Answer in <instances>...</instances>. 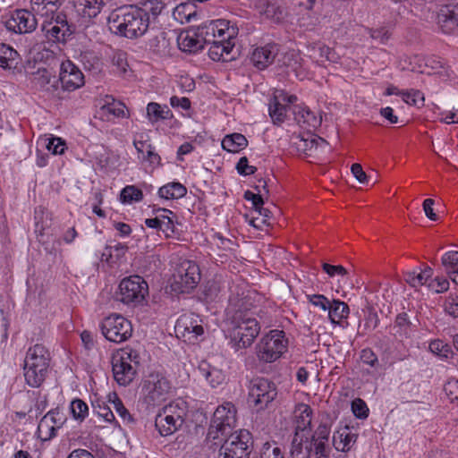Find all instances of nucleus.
<instances>
[{
	"label": "nucleus",
	"mask_w": 458,
	"mask_h": 458,
	"mask_svg": "<svg viewBox=\"0 0 458 458\" xmlns=\"http://www.w3.org/2000/svg\"><path fill=\"white\" fill-rule=\"evenodd\" d=\"M308 301L314 306L320 308L322 310H328L331 301L322 294H308Z\"/></svg>",
	"instance_id": "052dcab7"
},
{
	"label": "nucleus",
	"mask_w": 458,
	"mask_h": 458,
	"mask_svg": "<svg viewBox=\"0 0 458 458\" xmlns=\"http://www.w3.org/2000/svg\"><path fill=\"white\" fill-rule=\"evenodd\" d=\"M176 330L189 342L194 343L204 334L201 325L191 316H182L176 324Z\"/></svg>",
	"instance_id": "6ab92c4d"
},
{
	"label": "nucleus",
	"mask_w": 458,
	"mask_h": 458,
	"mask_svg": "<svg viewBox=\"0 0 458 458\" xmlns=\"http://www.w3.org/2000/svg\"><path fill=\"white\" fill-rule=\"evenodd\" d=\"M437 24L444 33L458 36V4L442 5L437 11Z\"/></svg>",
	"instance_id": "f3484780"
},
{
	"label": "nucleus",
	"mask_w": 458,
	"mask_h": 458,
	"mask_svg": "<svg viewBox=\"0 0 458 458\" xmlns=\"http://www.w3.org/2000/svg\"><path fill=\"white\" fill-rule=\"evenodd\" d=\"M327 311L328 318L333 324H340L343 319L348 318L350 313L348 305L340 300H333Z\"/></svg>",
	"instance_id": "c85d7f7f"
},
{
	"label": "nucleus",
	"mask_w": 458,
	"mask_h": 458,
	"mask_svg": "<svg viewBox=\"0 0 458 458\" xmlns=\"http://www.w3.org/2000/svg\"><path fill=\"white\" fill-rule=\"evenodd\" d=\"M284 64L289 69L288 72H294L296 77L301 75L300 72L301 68V57L300 54L294 51L286 53L284 57Z\"/></svg>",
	"instance_id": "79ce46f5"
},
{
	"label": "nucleus",
	"mask_w": 458,
	"mask_h": 458,
	"mask_svg": "<svg viewBox=\"0 0 458 458\" xmlns=\"http://www.w3.org/2000/svg\"><path fill=\"white\" fill-rule=\"evenodd\" d=\"M236 426V409L232 403H225L219 405L211 419L208 429L206 444L214 441L215 445L222 443L224 438L228 437Z\"/></svg>",
	"instance_id": "39448f33"
},
{
	"label": "nucleus",
	"mask_w": 458,
	"mask_h": 458,
	"mask_svg": "<svg viewBox=\"0 0 458 458\" xmlns=\"http://www.w3.org/2000/svg\"><path fill=\"white\" fill-rule=\"evenodd\" d=\"M236 169L238 173L242 175H250L253 174L256 172V167L249 165L248 158L246 157H242L237 163Z\"/></svg>",
	"instance_id": "69168bd1"
},
{
	"label": "nucleus",
	"mask_w": 458,
	"mask_h": 458,
	"mask_svg": "<svg viewBox=\"0 0 458 458\" xmlns=\"http://www.w3.org/2000/svg\"><path fill=\"white\" fill-rule=\"evenodd\" d=\"M293 112L297 123L309 131L316 130L321 124V116L307 106H295Z\"/></svg>",
	"instance_id": "aec40b11"
},
{
	"label": "nucleus",
	"mask_w": 458,
	"mask_h": 458,
	"mask_svg": "<svg viewBox=\"0 0 458 458\" xmlns=\"http://www.w3.org/2000/svg\"><path fill=\"white\" fill-rule=\"evenodd\" d=\"M56 428L51 422L49 416H44L38 426V436L43 440H49L55 436Z\"/></svg>",
	"instance_id": "a19ab883"
},
{
	"label": "nucleus",
	"mask_w": 458,
	"mask_h": 458,
	"mask_svg": "<svg viewBox=\"0 0 458 458\" xmlns=\"http://www.w3.org/2000/svg\"><path fill=\"white\" fill-rule=\"evenodd\" d=\"M80 11L84 17H96L102 10L105 3L103 0H79Z\"/></svg>",
	"instance_id": "e433bc0d"
},
{
	"label": "nucleus",
	"mask_w": 458,
	"mask_h": 458,
	"mask_svg": "<svg viewBox=\"0 0 458 458\" xmlns=\"http://www.w3.org/2000/svg\"><path fill=\"white\" fill-rule=\"evenodd\" d=\"M50 362V353L42 344L30 347L24 359V377L31 387H39L45 381Z\"/></svg>",
	"instance_id": "20e7f679"
},
{
	"label": "nucleus",
	"mask_w": 458,
	"mask_h": 458,
	"mask_svg": "<svg viewBox=\"0 0 458 458\" xmlns=\"http://www.w3.org/2000/svg\"><path fill=\"white\" fill-rule=\"evenodd\" d=\"M444 390L451 402H458V380H449Z\"/></svg>",
	"instance_id": "0e129e2a"
},
{
	"label": "nucleus",
	"mask_w": 458,
	"mask_h": 458,
	"mask_svg": "<svg viewBox=\"0 0 458 458\" xmlns=\"http://www.w3.org/2000/svg\"><path fill=\"white\" fill-rule=\"evenodd\" d=\"M329 434L326 425H320L311 437L295 433L290 450L292 458H328Z\"/></svg>",
	"instance_id": "f03ea898"
},
{
	"label": "nucleus",
	"mask_w": 458,
	"mask_h": 458,
	"mask_svg": "<svg viewBox=\"0 0 458 458\" xmlns=\"http://www.w3.org/2000/svg\"><path fill=\"white\" fill-rule=\"evenodd\" d=\"M19 54L6 44H0V66L4 69H12L17 64Z\"/></svg>",
	"instance_id": "c9c22d12"
},
{
	"label": "nucleus",
	"mask_w": 458,
	"mask_h": 458,
	"mask_svg": "<svg viewBox=\"0 0 458 458\" xmlns=\"http://www.w3.org/2000/svg\"><path fill=\"white\" fill-rule=\"evenodd\" d=\"M444 309L448 315L458 318V294H449L445 301Z\"/></svg>",
	"instance_id": "5fc2aeb1"
},
{
	"label": "nucleus",
	"mask_w": 458,
	"mask_h": 458,
	"mask_svg": "<svg viewBox=\"0 0 458 458\" xmlns=\"http://www.w3.org/2000/svg\"><path fill=\"white\" fill-rule=\"evenodd\" d=\"M64 0H30L32 12L39 16L48 17L49 12L57 11Z\"/></svg>",
	"instance_id": "2f4dec72"
},
{
	"label": "nucleus",
	"mask_w": 458,
	"mask_h": 458,
	"mask_svg": "<svg viewBox=\"0 0 458 458\" xmlns=\"http://www.w3.org/2000/svg\"><path fill=\"white\" fill-rule=\"evenodd\" d=\"M148 293V285L140 276L126 277L119 284V300L125 304L141 303Z\"/></svg>",
	"instance_id": "ddd939ff"
},
{
	"label": "nucleus",
	"mask_w": 458,
	"mask_h": 458,
	"mask_svg": "<svg viewBox=\"0 0 458 458\" xmlns=\"http://www.w3.org/2000/svg\"><path fill=\"white\" fill-rule=\"evenodd\" d=\"M442 265L445 271L451 275L458 271V251L451 250L445 253L442 257Z\"/></svg>",
	"instance_id": "de8ad7c7"
},
{
	"label": "nucleus",
	"mask_w": 458,
	"mask_h": 458,
	"mask_svg": "<svg viewBox=\"0 0 458 458\" xmlns=\"http://www.w3.org/2000/svg\"><path fill=\"white\" fill-rule=\"evenodd\" d=\"M225 332L230 339L232 347L236 351L250 347L259 335L260 327L256 318L247 311L227 309Z\"/></svg>",
	"instance_id": "f257e3e1"
},
{
	"label": "nucleus",
	"mask_w": 458,
	"mask_h": 458,
	"mask_svg": "<svg viewBox=\"0 0 458 458\" xmlns=\"http://www.w3.org/2000/svg\"><path fill=\"white\" fill-rule=\"evenodd\" d=\"M45 416L50 417L52 424L56 428H60L65 421V416L59 409L51 410Z\"/></svg>",
	"instance_id": "338daca9"
},
{
	"label": "nucleus",
	"mask_w": 458,
	"mask_h": 458,
	"mask_svg": "<svg viewBox=\"0 0 458 458\" xmlns=\"http://www.w3.org/2000/svg\"><path fill=\"white\" fill-rule=\"evenodd\" d=\"M233 39L219 37L217 40L210 43L208 48L209 57L214 61H227V55H229L234 47Z\"/></svg>",
	"instance_id": "5701e85b"
},
{
	"label": "nucleus",
	"mask_w": 458,
	"mask_h": 458,
	"mask_svg": "<svg viewBox=\"0 0 458 458\" xmlns=\"http://www.w3.org/2000/svg\"><path fill=\"white\" fill-rule=\"evenodd\" d=\"M289 106L279 100V97H274L269 103V115L275 124L283 123L287 116Z\"/></svg>",
	"instance_id": "7c9ffc66"
},
{
	"label": "nucleus",
	"mask_w": 458,
	"mask_h": 458,
	"mask_svg": "<svg viewBox=\"0 0 458 458\" xmlns=\"http://www.w3.org/2000/svg\"><path fill=\"white\" fill-rule=\"evenodd\" d=\"M58 81L66 91H74L85 83L82 72L70 60L62 61Z\"/></svg>",
	"instance_id": "2eb2a0df"
},
{
	"label": "nucleus",
	"mask_w": 458,
	"mask_h": 458,
	"mask_svg": "<svg viewBox=\"0 0 458 458\" xmlns=\"http://www.w3.org/2000/svg\"><path fill=\"white\" fill-rule=\"evenodd\" d=\"M47 148L54 155H60L64 152L65 143L61 138H51L47 144Z\"/></svg>",
	"instance_id": "e2e57ef3"
},
{
	"label": "nucleus",
	"mask_w": 458,
	"mask_h": 458,
	"mask_svg": "<svg viewBox=\"0 0 458 458\" xmlns=\"http://www.w3.org/2000/svg\"><path fill=\"white\" fill-rule=\"evenodd\" d=\"M198 371L212 387L220 386L225 379L222 370L212 368L208 363L206 362L199 364Z\"/></svg>",
	"instance_id": "393cba45"
},
{
	"label": "nucleus",
	"mask_w": 458,
	"mask_h": 458,
	"mask_svg": "<svg viewBox=\"0 0 458 458\" xmlns=\"http://www.w3.org/2000/svg\"><path fill=\"white\" fill-rule=\"evenodd\" d=\"M138 159L142 163H148L151 166L159 165L161 162V157L155 151L154 147H148L144 154L138 155Z\"/></svg>",
	"instance_id": "603ef678"
},
{
	"label": "nucleus",
	"mask_w": 458,
	"mask_h": 458,
	"mask_svg": "<svg viewBox=\"0 0 458 458\" xmlns=\"http://www.w3.org/2000/svg\"><path fill=\"white\" fill-rule=\"evenodd\" d=\"M300 141L303 143V146L301 147V145H298V148H301L303 151L311 150L314 147L317 148L318 147L327 143L324 139L314 135H311L307 139L301 138Z\"/></svg>",
	"instance_id": "13d9d810"
},
{
	"label": "nucleus",
	"mask_w": 458,
	"mask_h": 458,
	"mask_svg": "<svg viewBox=\"0 0 458 458\" xmlns=\"http://www.w3.org/2000/svg\"><path fill=\"white\" fill-rule=\"evenodd\" d=\"M43 18V21H46L47 24L51 25H57L58 27L64 26V28H70L68 25V21L66 19V15L63 13L54 11L53 13L49 12L48 17L47 16H40Z\"/></svg>",
	"instance_id": "3c124183"
},
{
	"label": "nucleus",
	"mask_w": 458,
	"mask_h": 458,
	"mask_svg": "<svg viewBox=\"0 0 458 458\" xmlns=\"http://www.w3.org/2000/svg\"><path fill=\"white\" fill-rule=\"evenodd\" d=\"M5 27L14 33H30L37 28V19L27 10H16L6 20Z\"/></svg>",
	"instance_id": "dca6fc26"
},
{
	"label": "nucleus",
	"mask_w": 458,
	"mask_h": 458,
	"mask_svg": "<svg viewBox=\"0 0 458 458\" xmlns=\"http://www.w3.org/2000/svg\"><path fill=\"white\" fill-rule=\"evenodd\" d=\"M207 445L214 450L218 447L214 458H249L253 448V439L248 430L240 429L224 438L219 445L211 441Z\"/></svg>",
	"instance_id": "423d86ee"
},
{
	"label": "nucleus",
	"mask_w": 458,
	"mask_h": 458,
	"mask_svg": "<svg viewBox=\"0 0 458 458\" xmlns=\"http://www.w3.org/2000/svg\"><path fill=\"white\" fill-rule=\"evenodd\" d=\"M149 47L154 53L159 55H167L170 51V42L166 38V33L160 32L158 35L150 39Z\"/></svg>",
	"instance_id": "4c0bfd02"
},
{
	"label": "nucleus",
	"mask_w": 458,
	"mask_h": 458,
	"mask_svg": "<svg viewBox=\"0 0 458 458\" xmlns=\"http://www.w3.org/2000/svg\"><path fill=\"white\" fill-rule=\"evenodd\" d=\"M287 345L284 331L271 330L256 345V354L260 361L274 362L286 352Z\"/></svg>",
	"instance_id": "0eeeda50"
},
{
	"label": "nucleus",
	"mask_w": 458,
	"mask_h": 458,
	"mask_svg": "<svg viewBox=\"0 0 458 458\" xmlns=\"http://www.w3.org/2000/svg\"><path fill=\"white\" fill-rule=\"evenodd\" d=\"M171 390V382L160 372H151L142 382V393L145 403L149 406H156L168 397Z\"/></svg>",
	"instance_id": "6e6552de"
},
{
	"label": "nucleus",
	"mask_w": 458,
	"mask_h": 458,
	"mask_svg": "<svg viewBox=\"0 0 458 458\" xmlns=\"http://www.w3.org/2000/svg\"><path fill=\"white\" fill-rule=\"evenodd\" d=\"M138 354L131 349H122L114 354L112 358V369L114 378L120 386H128L136 375V359Z\"/></svg>",
	"instance_id": "9d476101"
},
{
	"label": "nucleus",
	"mask_w": 458,
	"mask_h": 458,
	"mask_svg": "<svg viewBox=\"0 0 458 458\" xmlns=\"http://www.w3.org/2000/svg\"><path fill=\"white\" fill-rule=\"evenodd\" d=\"M433 270L431 267H427L423 270L407 272L404 276V279L407 284L412 287H419L426 284L428 281L432 277Z\"/></svg>",
	"instance_id": "72a5a7b5"
},
{
	"label": "nucleus",
	"mask_w": 458,
	"mask_h": 458,
	"mask_svg": "<svg viewBox=\"0 0 458 458\" xmlns=\"http://www.w3.org/2000/svg\"><path fill=\"white\" fill-rule=\"evenodd\" d=\"M42 30L45 32L47 38L53 42H65L66 38L72 35L70 28L54 26L47 24L46 21L42 23Z\"/></svg>",
	"instance_id": "bb28decb"
},
{
	"label": "nucleus",
	"mask_w": 458,
	"mask_h": 458,
	"mask_svg": "<svg viewBox=\"0 0 458 458\" xmlns=\"http://www.w3.org/2000/svg\"><path fill=\"white\" fill-rule=\"evenodd\" d=\"M133 146L135 147L138 155L144 154L145 150L148 148V147H153L149 143V137L146 133H137L133 139Z\"/></svg>",
	"instance_id": "864d4df0"
},
{
	"label": "nucleus",
	"mask_w": 458,
	"mask_h": 458,
	"mask_svg": "<svg viewBox=\"0 0 458 458\" xmlns=\"http://www.w3.org/2000/svg\"><path fill=\"white\" fill-rule=\"evenodd\" d=\"M199 281L200 270L196 262L183 260L173 276L171 289L176 293H189L198 285Z\"/></svg>",
	"instance_id": "9b49d317"
},
{
	"label": "nucleus",
	"mask_w": 458,
	"mask_h": 458,
	"mask_svg": "<svg viewBox=\"0 0 458 458\" xmlns=\"http://www.w3.org/2000/svg\"><path fill=\"white\" fill-rule=\"evenodd\" d=\"M165 416L164 412L159 411L156 417L155 425L161 436L167 437L177 431L182 423L175 421L174 418L169 416L165 418Z\"/></svg>",
	"instance_id": "b1692460"
},
{
	"label": "nucleus",
	"mask_w": 458,
	"mask_h": 458,
	"mask_svg": "<svg viewBox=\"0 0 458 458\" xmlns=\"http://www.w3.org/2000/svg\"><path fill=\"white\" fill-rule=\"evenodd\" d=\"M147 116L151 123H155L159 120L170 118L172 114L166 106H162L156 102H150L147 106Z\"/></svg>",
	"instance_id": "f704fd0d"
},
{
	"label": "nucleus",
	"mask_w": 458,
	"mask_h": 458,
	"mask_svg": "<svg viewBox=\"0 0 458 458\" xmlns=\"http://www.w3.org/2000/svg\"><path fill=\"white\" fill-rule=\"evenodd\" d=\"M196 31L203 45L210 44L217 40L219 37L235 38L238 34V29L231 26L230 21L226 20L209 21L196 27Z\"/></svg>",
	"instance_id": "4468645a"
},
{
	"label": "nucleus",
	"mask_w": 458,
	"mask_h": 458,
	"mask_svg": "<svg viewBox=\"0 0 458 458\" xmlns=\"http://www.w3.org/2000/svg\"><path fill=\"white\" fill-rule=\"evenodd\" d=\"M293 414H294L295 424H296L295 433L311 437L312 436V435H310V425H311V418H312L311 408L308 404L298 403L295 406Z\"/></svg>",
	"instance_id": "412c9836"
},
{
	"label": "nucleus",
	"mask_w": 458,
	"mask_h": 458,
	"mask_svg": "<svg viewBox=\"0 0 458 458\" xmlns=\"http://www.w3.org/2000/svg\"><path fill=\"white\" fill-rule=\"evenodd\" d=\"M99 328L106 340L115 344H121L130 339L133 331L131 321L116 313L103 318Z\"/></svg>",
	"instance_id": "1a4fd4ad"
},
{
	"label": "nucleus",
	"mask_w": 458,
	"mask_h": 458,
	"mask_svg": "<svg viewBox=\"0 0 458 458\" xmlns=\"http://www.w3.org/2000/svg\"><path fill=\"white\" fill-rule=\"evenodd\" d=\"M429 350L442 360L452 358L454 352L451 346L441 340H434L429 344Z\"/></svg>",
	"instance_id": "ea45409f"
},
{
	"label": "nucleus",
	"mask_w": 458,
	"mask_h": 458,
	"mask_svg": "<svg viewBox=\"0 0 458 458\" xmlns=\"http://www.w3.org/2000/svg\"><path fill=\"white\" fill-rule=\"evenodd\" d=\"M112 64L116 67V72L120 75H126L128 72L127 54L122 50L114 52Z\"/></svg>",
	"instance_id": "49530a36"
},
{
	"label": "nucleus",
	"mask_w": 458,
	"mask_h": 458,
	"mask_svg": "<svg viewBox=\"0 0 458 458\" xmlns=\"http://www.w3.org/2000/svg\"><path fill=\"white\" fill-rule=\"evenodd\" d=\"M177 44L182 51L189 53L197 52L204 47L194 27L181 32L177 38Z\"/></svg>",
	"instance_id": "4be33fe9"
},
{
	"label": "nucleus",
	"mask_w": 458,
	"mask_h": 458,
	"mask_svg": "<svg viewBox=\"0 0 458 458\" xmlns=\"http://www.w3.org/2000/svg\"><path fill=\"white\" fill-rule=\"evenodd\" d=\"M104 109H106L108 114L116 117L125 116L126 107L124 104L121 102L113 101L112 103H107L104 106Z\"/></svg>",
	"instance_id": "680f3d73"
},
{
	"label": "nucleus",
	"mask_w": 458,
	"mask_h": 458,
	"mask_svg": "<svg viewBox=\"0 0 458 458\" xmlns=\"http://www.w3.org/2000/svg\"><path fill=\"white\" fill-rule=\"evenodd\" d=\"M160 411L165 414V418L172 417L175 419V421L184 422V418L187 414V405L182 400L177 399L165 405Z\"/></svg>",
	"instance_id": "cd10ccee"
},
{
	"label": "nucleus",
	"mask_w": 458,
	"mask_h": 458,
	"mask_svg": "<svg viewBox=\"0 0 458 458\" xmlns=\"http://www.w3.org/2000/svg\"><path fill=\"white\" fill-rule=\"evenodd\" d=\"M165 7V4L161 0H148L144 3L143 8L140 9L145 12L148 17L149 14H151L155 19L161 14Z\"/></svg>",
	"instance_id": "8fccbe9b"
},
{
	"label": "nucleus",
	"mask_w": 458,
	"mask_h": 458,
	"mask_svg": "<svg viewBox=\"0 0 458 458\" xmlns=\"http://www.w3.org/2000/svg\"><path fill=\"white\" fill-rule=\"evenodd\" d=\"M263 14L275 22L284 20V12L276 3H268L263 10Z\"/></svg>",
	"instance_id": "09e8293b"
},
{
	"label": "nucleus",
	"mask_w": 458,
	"mask_h": 458,
	"mask_svg": "<svg viewBox=\"0 0 458 458\" xmlns=\"http://www.w3.org/2000/svg\"><path fill=\"white\" fill-rule=\"evenodd\" d=\"M260 458H284L279 447H273L266 444Z\"/></svg>",
	"instance_id": "774afa93"
},
{
	"label": "nucleus",
	"mask_w": 458,
	"mask_h": 458,
	"mask_svg": "<svg viewBox=\"0 0 458 458\" xmlns=\"http://www.w3.org/2000/svg\"><path fill=\"white\" fill-rule=\"evenodd\" d=\"M259 182V184L256 186V189L259 191V193L256 194L250 191H247L244 193V198L247 200H250L252 202L253 207L257 212L261 213V206H263L264 200L261 195V191L259 190V188L262 187L264 191H266V192H267L268 191L267 190L266 181L260 180Z\"/></svg>",
	"instance_id": "a18cd8bd"
},
{
	"label": "nucleus",
	"mask_w": 458,
	"mask_h": 458,
	"mask_svg": "<svg viewBox=\"0 0 458 458\" xmlns=\"http://www.w3.org/2000/svg\"><path fill=\"white\" fill-rule=\"evenodd\" d=\"M120 198L123 203L139 202L142 200L143 193L136 186L128 185L122 190Z\"/></svg>",
	"instance_id": "37998d69"
},
{
	"label": "nucleus",
	"mask_w": 458,
	"mask_h": 458,
	"mask_svg": "<svg viewBox=\"0 0 458 458\" xmlns=\"http://www.w3.org/2000/svg\"><path fill=\"white\" fill-rule=\"evenodd\" d=\"M187 189L180 182L167 183L158 190V195L165 199H176L186 195Z\"/></svg>",
	"instance_id": "473e14b6"
},
{
	"label": "nucleus",
	"mask_w": 458,
	"mask_h": 458,
	"mask_svg": "<svg viewBox=\"0 0 458 458\" xmlns=\"http://www.w3.org/2000/svg\"><path fill=\"white\" fill-rule=\"evenodd\" d=\"M356 438L357 436L351 433L349 428H344L334 434L333 445L337 451L347 452Z\"/></svg>",
	"instance_id": "a878e982"
},
{
	"label": "nucleus",
	"mask_w": 458,
	"mask_h": 458,
	"mask_svg": "<svg viewBox=\"0 0 458 458\" xmlns=\"http://www.w3.org/2000/svg\"><path fill=\"white\" fill-rule=\"evenodd\" d=\"M113 409L116 411V413L120 416L121 420L124 424H131L134 422V419L132 415L129 412V411L124 407L123 402L118 396L114 394V399H109Z\"/></svg>",
	"instance_id": "c03bdc74"
},
{
	"label": "nucleus",
	"mask_w": 458,
	"mask_h": 458,
	"mask_svg": "<svg viewBox=\"0 0 458 458\" xmlns=\"http://www.w3.org/2000/svg\"><path fill=\"white\" fill-rule=\"evenodd\" d=\"M149 26V17L141 9H120L108 18L109 30L128 38L144 35Z\"/></svg>",
	"instance_id": "7ed1b4c3"
},
{
	"label": "nucleus",
	"mask_w": 458,
	"mask_h": 458,
	"mask_svg": "<svg viewBox=\"0 0 458 458\" xmlns=\"http://www.w3.org/2000/svg\"><path fill=\"white\" fill-rule=\"evenodd\" d=\"M52 73L46 68H38L33 74V80L42 88L50 84Z\"/></svg>",
	"instance_id": "6e6d98bb"
},
{
	"label": "nucleus",
	"mask_w": 458,
	"mask_h": 458,
	"mask_svg": "<svg viewBox=\"0 0 458 458\" xmlns=\"http://www.w3.org/2000/svg\"><path fill=\"white\" fill-rule=\"evenodd\" d=\"M352 411L353 414L360 419H365L369 415V409L365 402L357 398L352 403Z\"/></svg>",
	"instance_id": "bf43d9fd"
},
{
	"label": "nucleus",
	"mask_w": 458,
	"mask_h": 458,
	"mask_svg": "<svg viewBox=\"0 0 458 458\" xmlns=\"http://www.w3.org/2000/svg\"><path fill=\"white\" fill-rule=\"evenodd\" d=\"M276 385L264 377H256L250 381L248 402L257 410L268 407L276 397Z\"/></svg>",
	"instance_id": "f8f14e48"
},
{
	"label": "nucleus",
	"mask_w": 458,
	"mask_h": 458,
	"mask_svg": "<svg viewBox=\"0 0 458 458\" xmlns=\"http://www.w3.org/2000/svg\"><path fill=\"white\" fill-rule=\"evenodd\" d=\"M70 410L73 419L80 422L83 421L89 415L88 404L79 398L72 401Z\"/></svg>",
	"instance_id": "58836bf2"
},
{
	"label": "nucleus",
	"mask_w": 458,
	"mask_h": 458,
	"mask_svg": "<svg viewBox=\"0 0 458 458\" xmlns=\"http://www.w3.org/2000/svg\"><path fill=\"white\" fill-rule=\"evenodd\" d=\"M402 98L407 104L414 106L418 105L419 103H423L424 101L423 94L417 89H411L402 92Z\"/></svg>",
	"instance_id": "4d7b16f0"
},
{
	"label": "nucleus",
	"mask_w": 458,
	"mask_h": 458,
	"mask_svg": "<svg viewBox=\"0 0 458 458\" xmlns=\"http://www.w3.org/2000/svg\"><path fill=\"white\" fill-rule=\"evenodd\" d=\"M278 51V47L276 44L257 47L250 55V61L256 68L264 70L274 62Z\"/></svg>",
	"instance_id": "a211bd4d"
},
{
	"label": "nucleus",
	"mask_w": 458,
	"mask_h": 458,
	"mask_svg": "<svg viewBox=\"0 0 458 458\" xmlns=\"http://www.w3.org/2000/svg\"><path fill=\"white\" fill-rule=\"evenodd\" d=\"M248 145L246 137L241 133L226 135L222 140V147L227 152L237 153Z\"/></svg>",
	"instance_id": "c756f323"
}]
</instances>
